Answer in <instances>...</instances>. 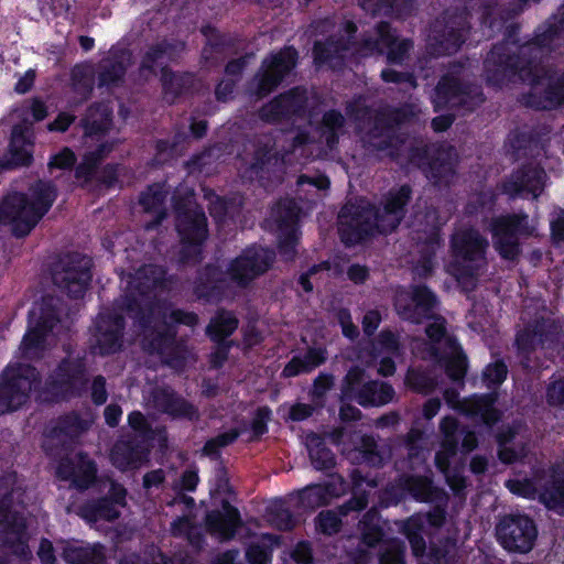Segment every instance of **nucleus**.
<instances>
[{"label": "nucleus", "mask_w": 564, "mask_h": 564, "mask_svg": "<svg viewBox=\"0 0 564 564\" xmlns=\"http://www.w3.org/2000/svg\"><path fill=\"white\" fill-rule=\"evenodd\" d=\"M517 28L508 26L507 39L496 45L485 61L487 83L502 87L523 82L531 87L525 99L530 107L549 109L564 102V77L546 72L543 58L564 45V9L551 17L535 33L533 41L519 43Z\"/></svg>", "instance_id": "obj_1"}, {"label": "nucleus", "mask_w": 564, "mask_h": 564, "mask_svg": "<svg viewBox=\"0 0 564 564\" xmlns=\"http://www.w3.org/2000/svg\"><path fill=\"white\" fill-rule=\"evenodd\" d=\"M394 306L404 319L413 323L432 321L426 326L430 339L429 358L444 367L451 379L460 381L467 370L466 356L457 341L446 334L444 318L436 315L437 302L434 294L424 286H416L411 291L402 290L395 295Z\"/></svg>", "instance_id": "obj_2"}, {"label": "nucleus", "mask_w": 564, "mask_h": 564, "mask_svg": "<svg viewBox=\"0 0 564 564\" xmlns=\"http://www.w3.org/2000/svg\"><path fill=\"white\" fill-rule=\"evenodd\" d=\"M441 432L443 441L435 455V464L451 489L459 495L466 487V479L463 475L465 455L476 447L477 440L474 432L462 429L456 419L452 416L443 419Z\"/></svg>", "instance_id": "obj_3"}, {"label": "nucleus", "mask_w": 564, "mask_h": 564, "mask_svg": "<svg viewBox=\"0 0 564 564\" xmlns=\"http://www.w3.org/2000/svg\"><path fill=\"white\" fill-rule=\"evenodd\" d=\"M50 183L40 182L32 188V202L23 194H12L0 204V223L11 225L17 236H24L35 226L55 199Z\"/></svg>", "instance_id": "obj_4"}, {"label": "nucleus", "mask_w": 564, "mask_h": 564, "mask_svg": "<svg viewBox=\"0 0 564 564\" xmlns=\"http://www.w3.org/2000/svg\"><path fill=\"white\" fill-rule=\"evenodd\" d=\"M58 301L53 297L44 299L36 303L30 312L29 330L24 335L19 352L25 360H34L44 357L45 351L55 340L62 325L57 317Z\"/></svg>", "instance_id": "obj_5"}, {"label": "nucleus", "mask_w": 564, "mask_h": 564, "mask_svg": "<svg viewBox=\"0 0 564 564\" xmlns=\"http://www.w3.org/2000/svg\"><path fill=\"white\" fill-rule=\"evenodd\" d=\"M507 488L514 495L535 500L538 499L549 510L564 514V467L556 466L546 473L532 469L531 478H513L506 482Z\"/></svg>", "instance_id": "obj_6"}, {"label": "nucleus", "mask_w": 564, "mask_h": 564, "mask_svg": "<svg viewBox=\"0 0 564 564\" xmlns=\"http://www.w3.org/2000/svg\"><path fill=\"white\" fill-rule=\"evenodd\" d=\"M487 241L474 229H458L452 238L454 260L447 271L465 289L474 288V279L485 262Z\"/></svg>", "instance_id": "obj_7"}, {"label": "nucleus", "mask_w": 564, "mask_h": 564, "mask_svg": "<svg viewBox=\"0 0 564 564\" xmlns=\"http://www.w3.org/2000/svg\"><path fill=\"white\" fill-rule=\"evenodd\" d=\"M37 388L36 373L30 365H10L0 380V414L18 410Z\"/></svg>", "instance_id": "obj_8"}, {"label": "nucleus", "mask_w": 564, "mask_h": 564, "mask_svg": "<svg viewBox=\"0 0 564 564\" xmlns=\"http://www.w3.org/2000/svg\"><path fill=\"white\" fill-rule=\"evenodd\" d=\"M535 224L525 214L505 215L491 224L492 241L496 250L505 259L519 254V240L533 235Z\"/></svg>", "instance_id": "obj_9"}, {"label": "nucleus", "mask_w": 564, "mask_h": 564, "mask_svg": "<svg viewBox=\"0 0 564 564\" xmlns=\"http://www.w3.org/2000/svg\"><path fill=\"white\" fill-rule=\"evenodd\" d=\"M462 67H455L448 75L444 76L436 86L432 101L436 110L442 108L463 107L471 110L482 102V94L477 86L460 85Z\"/></svg>", "instance_id": "obj_10"}, {"label": "nucleus", "mask_w": 564, "mask_h": 564, "mask_svg": "<svg viewBox=\"0 0 564 564\" xmlns=\"http://www.w3.org/2000/svg\"><path fill=\"white\" fill-rule=\"evenodd\" d=\"M498 541L510 552L527 553L535 542L538 530L534 522L525 516H508L496 528Z\"/></svg>", "instance_id": "obj_11"}, {"label": "nucleus", "mask_w": 564, "mask_h": 564, "mask_svg": "<svg viewBox=\"0 0 564 564\" xmlns=\"http://www.w3.org/2000/svg\"><path fill=\"white\" fill-rule=\"evenodd\" d=\"M530 312L525 311L522 321L525 324L524 328L519 330L516 337V345L519 352L523 356L534 350L538 346L543 349L549 347L558 339L560 330L554 319L547 316L545 308L541 314H536L533 322H527Z\"/></svg>", "instance_id": "obj_12"}, {"label": "nucleus", "mask_w": 564, "mask_h": 564, "mask_svg": "<svg viewBox=\"0 0 564 564\" xmlns=\"http://www.w3.org/2000/svg\"><path fill=\"white\" fill-rule=\"evenodd\" d=\"M456 153L451 147L432 145L429 149H411L409 154L410 163L419 166L426 177L441 184L447 182V176L453 172V164Z\"/></svg>", "instance_id": "obj_13"}, {"label": "nucleus", "mask_w": 564, "mask_h": 564, "mask_svg": "<svg viewBox=\"0 0 564 564\" xmlns=\"http://www.w3.org/2000/svg\"><path fill=\"white\" fill-rule=\"evenodd\" d=\"M90 267L91 261L86 257L68 258L55 270L54 283L70 296L78 297L84 294L91 279Z\"/></svg>", "instance_id": "obj_14"}, {"label": "nucleus", "mask_w": 564, "mask_h": 564, "mask_svg": "<svg viewBox=\"0 0 564 564\" xmlns=\"http://www.w3.org/2000/svg\"><path fill=\"white\" fill-rule=\"evenodd\" d=\"M163 319L164 333L163 330L160 329H147L145 340L143 345L147 350H149L150 352H158L163 357V360L165 362L172 365L173 361L165 356L166 351L173 345V333L171 332V325L174 323H180L193 326L197 323V317L192 313H185L182 311L166 308L163 312Z\"/></svg>", "instance_id": "obj_15"}, {"label": "nucleus", "mask_w": 564, "mask_h": 564, "mask_svg": "<svg viewBox=\"0 0 564 564\" xmlns=\"http://www.w3.org/2000/svg\"><path fill=\"white\" fill-rule=\"evenodd\" d=\"M339 234L346 245H354L362 240L368 235L375 234V226L371 220H376L372 209H360L354 205H346L339 214Z\"/></svg>", "instance_id": "obj_16"}, {"label": "nucleus", "mask_w": 564, "mask_h": 564, "mask_svg": "<svg viewBox=\"0 0 564 564\" xmlns=\"http://www.w3.org/2000/svg\"><path fill=\"white\" fill-rule=\"evenodd\" d=\"M273 261V253L261 247L246 249L229 268V276L239 284H245L267 271Z\"/></svg>", "instance_id": "obj_17"}, {"label": "nucleus", "mask_w": 564, "mask_h": 564, "mask_svg": "<svg viewBox=\"0 0 564 564\" xmlns=\"http://www.w3.org/2000/svg\"><path fill=\"white\" fill-rule=\"evenodd\" d=\"M176 227L184 248H193L194 252L207 236L206 217L193 205L191 196L186 198L184 210L178 207Z\"/></svg>", "instance_id": "obj_18"}, {"label": "nucleus", "mask_w": 564, "mask_h": 564, "mask_svg": "<svg viewBox=\"0 0 564 564\" xmlns=\"http://www.w3.org/2000/svg\"><path fill=\"white\" fill-rule=\"evenodd\" d=\"M445 399L451 408L460 410L467 416L479 420L487 426L499 419L498 411L494 406L496 402L494 393L459 400L454 392L446 391Z\"/></svg>", "instance_id": "obj_19"}, {"label": "nucleus", "mask_w": 564, "mask_h": 564, "mask_svg": "<svg viewBox=\"0 0 564 564\" xmlns=\"http://www.w3.org/2000/svg\"><path fill=\"white\" fill-rule=\"evenodd\" d=\"M83 384L80 364L63 362L47 382V395H39L42 401H53L73 395Z\"/></svg>", "instance_id": "obj_20"}, {"label": "nucleus", "mask_w": 564, "mask_h": 564, "mask_svg": "<svg viewBox=\"0 0 564 564\" xmlns=\"http://www.w3.org/2000/svg\"><path fill=\"white\" fill-rule=\"evenodd\" d=\"M296 62V52L286 47L281 52L268 57L263 64L260 74L257 77L258 94H267L275 87L283 76L291 70Z\"/></svg>", "instance_id": "obj_21"}, {"label": "nucleus", "mask_w": 564, "mask_h": 564, "mask_svg": "<svg viewBox=\"0 0 564 564\" xmlns=\"http://www.w3.org/2000/svg\"><path fill=\"white\" fill-rule=\"evenodd\" d=\"M546 183L544 171L538 166L528 165L511 175L509 181L505 183L502 192L511 197L536 198L543 191Z\"/></svg>", "instance_id": "obj_22"}, {"label": "nucleus", "mask_w": 564, "mask_h": 564, "mask_svg": "<svg viewBox=\"0 0 564 564\" xmlns=\"http://www.w3.org/2000/svg\"><path fill=\"white\" fill-rule=\"evenodd\" d=\"M364 381V373L359 369H351L347 377L343 395L347 400H355L364 406L381 405L387 402V391L383 384L369 382L364 384L359 390L360 383Z\"/></svg>", "instance_id": "obj_23"}, {"label": "nucleus", "mask_w": 564, "mask_h": 564, "mask_svg": "<svg viewBox=\"0 0 564 564\" xmlns=\"http://www.w3.org/2000/svg\"><path fill=\"white\" fill-rule=\"evenodd\" d=\"M462 22H456L455 20L452 24L446 23L444 31L440 32L438 26L440 22H437L433 30L432 34L429 35V45L432 50L433 54H452L458 50V47L466 41L463 32H465V28H460Z\"/></svg>", "instance_id": "obj_24"}, {"label": "nucleus", "mask_w": 564, "mask_h": 564, "mask_svg": "<svg viewBox=\"0 0 564 564\" xmlns=\"http://www.w3.org/2000/svg\"><path fill=\"white\" fill-rule=\"evenodd\" d=\"M32 133L28 127L15 126L10 142V159L7 162L0 161V171L7 165H25L32 159Z\"/></svg>", "instance_id": "obj_25"}, {"label": "nucleus", "mask_w": 564, "mask_h": 564, "mask_svg": "<svg viewBox=\"0 0 564 564\" xmlns=\"http://www.w3.org/2000/svg\"><path fill=\"white\" fill-rule=\"evenodd\" d=\"M111 500L105 499L98 506L86 508L83 517L89 522H98L101 519L112 520L119 516V509L124 507L126 490L117 484H111Z\"/></svg>", "instance_id": "obj_26"}, {"label": "nucleus", "mask_w": 564, "mask_h": 564, "mask_svg": "<svg viewBox=\"0 0 564 564\" xmlns=\"http://www.w3.org/2000/svg\"><path fill=\"white\" fill-rule=\"evenodd\" d=\"M345 492V485L339 477H333L325 485H314L305 488L301 500L305 507L316 508L328 503L329 499Z\"/></svg>", "instance_id": "obj_27"}, {"label": "nucleus", "mask_w": 564, "mask_h": 564, "mask_svg": "<svg viewBox=\"0 0 564 564\" xmlns=\"http://www.w3.org/2000/svg\"><path fill=\"white\" fill-rule=\"evenodd\" d=\"M121 317L100 315L97 321L98 344L101 354L115 352L120 347Z\"/></svg>", "instance_id": "obj_28"}, {"label": "nucleus", "mask_w": 564, "mask_h": 564, "mask_svg": "<svg viewBox=\"0 0 564 564\" xmlns=\"http://www.w3.org/2000/svg\"><path fill=\"white\" fill-rule=\"evenodd\" d=\"M57 547L63 551V557L69 564H105V556L99 545L63 542Z\"/></svg>", "instance_id": "obj_29"}, {"label": "nucleus", "mask_w": 564, "mask_h": 564, "mask_svg": "<svg viewBox=\"0 0 564 564\" xmlns=\"http://www.w3.org/2000/svg\"><path fill=\"white\" fill-rule=\"evenodd\" d=\"M57 473L63 479H70L75 486L86 488L94 480L96 468L91 460L79 455L76 464H61Z\"/></svg>", "instance_id": "obj_30"}, {"label": "nucleus", "mask_w": 564, "mask_h": 564, "mask_svg": "<svg viewBox=\"0 0 564 564\" xmlns=\"http://www.w3.org/2000/svg\"><path fill=\"white\" fill-rule=\"evenodd\" d=\"M239 522L237 509L228 503H224L223 513L212 512L207 517L209 530L220 539H229L234 535L235 529Z\"/></svg>", "instance_id": "obj_31"}, {"label": "nucleus", "mask_w": 564, "mask_h": 564, "mask_svg": "<svg viewBox=\"0 0 564 564\" xmlns=\"http://www.w3.org/2000/svg\"><path fill=\"white\" fill-rule=\"evenodd\" d=\"M26 527L19 525L15 529V524L2 523L0 525V546H7L14 555L22 557L25 556L28 552V546L25 544L26 541Z\"/></svg>", "instance_id": "obj_32"}, {"label": "nucleus", "mask_w": 564, "mask_h": 564, "mask_svg": "<svg viewBox=\"0 0 564 564\" xmlns=\"http://www.w3.org/2000/svg\"><path fill=\"white\" fill-rule=\"evenodd\" d=\"M325 360V351L322 348H311L304 357L295 356L285 366L283 375L294 377L300 373L308 372L319 366Z\"/></svg>", "instance_id": "obj_33"}, {"label": "nucleus", "mask_w": 564, "mask_h": 564, "mask_svg": "<svg viewBox=\"0 0 564 564\" xmlns=\"http://www.w3.org/2000/svg\"><path fill=\"white\" fill-rule=\"evenodd\" d=\"M302 95L299 91H292L279 97L263 109V117L268 120H275L280 116L296 112L302 107Z\"/></svg>", "instance_id": "obj_34"}, {"label": "nucleus", "mask_w": 564, "mask_h": 564, "mask_svg": "<svg viewBox=\"0 0 564 564\" xmlns=\"http://www.w3.org/2000/svg\"><path fill=\"white\" fill-rule=\"evenodd\" d=\"M154 402L159 409L173 416L192 417L195 414V410L191 404L174 395L170 390H162L155 397Z\"/></svg>", "instance_id": "obj_35"}, {"label": "nucleus", "mask_w": 564, "mask_h": 564, "mask_svg": "<svg viewBox=\"0 0 564 564\" xmlns=\"http://www.w3.org/2000/svg\"><path fill=\"white\" fill-rule=\"evenodd\" d=\"M144 458L143 449L132 448L126 442H119L111 452V460L120 469L137 468Z\"/></svg>", "instance_id": "obj_36"}, {"label": "nucleus", "mask_w": 564, "mask_h": 564, "mask_svg": "<svg viewBox=\"0 0 564 564\" xmlns=\"http://www.w3.org/2000/svg\"><path fill=\"white\" fill-rule=\"evenodd\" d=\"M279 541L273 535H261L257 541L252 542L246 556L250 564H268L270 562V553Z\"/></svg>", "instance_id": "obj_37"}, {"label": "nucleus", "mask_w": 564, "mask_h": 564, "mask_svg": "<svg viewBox=\"0 0 564 564\" xmlns=\"http://www.w3.org/2000/svg\"><path fill=\"white\" fill-rule=\"evenodd\" d=\"M297 218V214L294 213L293 209H289L288 214L283 217L279 225V230L281 236H285L284 239L280 240V250L290 259L294 251V246L297 240L295 220Z\"/></svg>", "instance_id": "obj_38"}, {"label": "nucleus", "mask_w": 564, "mask_h": 564, "mask_svg": "<svg viewBox=\"0 0 564 564\" xmlns=\"http://www.w3.org/2000/svg\"><path fill=\"white\" fill-rule=\"evenodd\" d=\"M162 271L154 267H145L137 272L134 278L128 276V290L131 294L134 291L144 293V290L150 289L151 286H156L159 281L161 280Z\"/></svg>", "instance_id": "obj_39"}, {"label": "nucleus", "mask_w": 564, "mask_h": 564, "mask_svg": "<svg viewBox=\"0 0 564 564\" xmlns=\"http://www.w3.org/2000/svg\"><path fill=\"white\" fill-rule=\"evenodd\" d=\"M520 429L521 426L517 425L510 429L507 434H498L497 440L499 443V458L501 462L513 463L527 457V453L523 447L519 451H516L514 448L508 445L517 435H519Z\"/></svg>", "instance_id": "obj_40"}, {"label": "nucleus", "mask_w": 564, "mask_h": 564, "mask_svg": "<svg viewBox=\"0 0 564 564\" xmlns=\"http://www.w3.org/2000/svg\"><path fill=\"white\" fill-rule=\"evenodd\" d=\"M237 326L238 321L232 314L219 313L212 319L208 326V333L214 340L220 341L231 335Z\"/></svg>", "instance_id": "obj_41"}, {"label": "nucleus", "mask_w": 564, "mask_h": 564, "mask_svg": "<svg viewBox=\"0 0 564 564\" xmlns=\"http://www.w3.org/2000/svg\"><path fill=\"white\" fill-rule=\"evenodd\" d=\"M409 491L419 501L435 502L441 492L433 487L429 477H412L408 481Z\"/></svg>", "instance_id": "obj_42"}, {"label": "nucleus", "mask_w": 564, "mask_h": 564, "mask_svg": "<svg viewBox=\"0 0 564 564\" xmlns=\"http://www.w3.org/2000/svg\"><path fill=\"white\" fill-rule=\"evenodd\" d=\"M359 529L366 544L372 546L381 540L382 529L377 510L372 509L366 513L362 521H360Z\"/></svg>", "instance_id": "obj_43"}, {"label": "nucleus", "mask_w": 564, "mask_h": 564, "mask_svg": "<svg viewBox=\"0 0 564 564\" xmlns=\"http://www.w3.org/2000/svg\"><path fill=\"white\" fill-rule=\"evenodd\" d=\"M307 449L316 469H324L333 464L332 453L323 445L319 436L312 435L307 437Z\"/></svg>", "instance_id": "obj_44"}, {"label": "nucleus", "mask_w": 564, "mask_h": 564, "mask_svg": "<svg viewBox=\"0 0 564 564\" xmlns=\"http://www.w3.org/2000/svg\"><path fill=\"white\" fill-rule=\"evenodd\" d=\"M15 495L17 492L12 491L7 496L0 487V525L9 521L10 523L15 524V529H18L19 525L26 527L24 517L18 516V511L11 510L12 506L7 505V502H12Z\"/></svg>", "instance_id": "obj_45"}, {"label": "nucleus", "mask_w": 564, "mask_h": 564, "mask_svg": "<svg viewBox=\"0 0 564 564\" xmlns=\"http://www.w3.org/2000/svg\"><path fill=\"white\" fill-rule=\"evenodd\" d=\"M410 193L411 191L408 186H401L394 194L390 193V228L394 221L398 224L402 218L403 207L410 197Z\"/></svg>", "instance_id": "obj_46"}, {"label": "nucleus", "mask_w": 564, "mask_h": 564, "mask_svg": "<svg viewBox=\"0 0 564 564\" xmlns=\"http://www.w3.org/2000/svg\"><path fill=\"white\" fill-rule=\"evenodd\" d=\"M322 270L327 271L329 275H337L343 272V264L340 261L333 260L332 262L326 261L317 267H313L307 274H303L300 278V283L306 292H310L313 289V283L310 281V279Z\"/></svg>", "instance_id": "obj_47"}, {"label": "nucleus", "mask_w": 564, "mask_h": 564, "mask_svg": "<svg viewBox=\"0 0 564 564\" xmlns=\"http://www.w3.org/2000/svg\"><path fill=\"white\" fill-rule=\"evenodd\" d=\"M269 521L280 530L291 529L294 524L293 518L282 502L273 503L268 513Z\"/></svg>", "instance_id": "obj_48"}, {"label": "nucleus", "mask_w": 564, "mask_h": 564, "mask_svg": "<svg viewBox=\"0 0 564 564\" xmlns=\"http://www.w3.org/2000/svg\"><path fill=\"white\" fill-rule=\"evenodd\" d=\"M97 112L98 115H95V112L91 111L85 124L86 134L89 138H93V135L98 132L106 131L110 122V112L107 107H102V109Z\"/></svg>", "instance_id": "obj_49"}, {"label": "nucleus", "mask_w": 564, "mask_h": 564, "mask_svg": "<svg viewBox=\"0 0 564 564\" xmlns=\"http://www.w3.org/2000/svg\"><path fill=\"white\" fill-rule=\"evenodd\" d=\"M423 218L426 221V226L423 229L424 234L426 235V248L429 251L434 252L436 247L440 245L438 225L434 223L436 218L435 212H427Z\"/></svg>", "instance_id": "obj_50"}, {"label": "nucleus", "mask_w": 564, "mask_h": 564, "mask_svg": "<svg viewBox=\"0 0 564 564\" xmlns=\"http://www.w3.org/2000/svg\"><path fill=\"white\" fill-rule=\"evenodd\" d=\"M348 52H349L348 46H339V45H337V44L335 45L333 43H330L328 45V47H326L325 45H323L321 43H316L314 46V56H315V61L318 64L327 62L330 58L332 53L336 54L338 57L344 58L347 56Z\"/></svg>", "instance_id": "obj_51"}, {"label": "nucleus", "mask_w": 564, "mask_h": 564, "mask_svg": "<svg viewBox=\"0 0 564 564\" xmlns=\"http://www.w3.org/2000/svg\"><path fill=\"white\" fill-rule=\"evenodd\" d=\"M507 377V366L501 361L488 365L484 371V380L488 388L499 386Z\"/></svg>", "instance_id": "obj_52"}, {"label": "nucleus", "mask_w": 564, "mask_h": 564, "mask_svg": "<svg viewBox=\"0 0 564 564\" xmlns=\"http://www.w3.org/2000/svg\"><path fill=\"white\" fill-rule=\"evenodd\" d=\"M163 199V187L161 185H153L149 187L148 192L142 194L140 203L147 210L156 212L162 205Z\"/></svg>", "instance_id": "obj_53"}, {"label": "nucleus", "mask_w": 564, "mask_h": 564, "mask_svg": "<svg viewBox=\"0 0 564 564\" xmlns=\"http://www.w3.org/2000/svg\"><path fill=\"white\" fill-rule=\"evenodd\" d=\"M388 46V26L384 22H381L378 29V35L376 39H371L365 44L364 55L382 53Z\"/></svg>", "instance_id": "obj_54"}, {"label": "nucleus", "mask_w": 564, "mask_h": 564, "mask_svg": "<svg viewBox=\"0 0 564 564\" xmlns=\"http://www.w3.org/2000/svg\"><path fill=\"white\" fill-rule=\"evenodd\" d=\"M412 43L405 39H398L390 32V65L402 62L411 48Z\"/></svg>", "instance_id": "obj_55"}, {"label": "nucleus", "mask_w": 564, "mask_h": 564, "mask_svg": "<svg viewBox=\"0 0 564 564\" xmlns=\"http://www.w3.org/2000/svg\"><path fill=\"white\" fill-rule=\"evenodd\" d=\"M172 51L170 46L159 47L149 52L143 61V67L155 72L154 64L163 66L166 59L172 57Z\"/></svg>", "instance_id": "obj_56"}, {"label": "nucleus", "mask_w": 564, "mask_h": 564, "mask_svg": "<svg viewBox=\"0 0 564 564\" xmlns=\"http://www.w3.org/2000/svg\"><path fill=\"white\" fill-rule=\"evenodd\" d=\"M550 224L553 241L556 245L564 243V210L555 209L552 213Z\"/></svg>", "instance_id": "obj_57"}, {"label": "nucleus", "mask_w": 564, "mask_h": 564, "mask_svg": "<svg viewBox=\"0 0 564 564\" xmlns=\"http://www.w3.org/2000/svg\"><path fill=\"white\" fill-rule=\"evenodd\" d=\"M340 519L336 512L325 511L318 516V528L326 534H333L337 532L339 528Z\"/></svg>", "instance_id": "obj_58"}, {"label": "nucleus", "mask_w": 564, "mask_h": 564, "mask_svg": "<svg viewBox=\"0 0 564 564\" xmlns=\"http://www.w3.org/2000/svg\"><path fill=\"white\" fill-rule=\"evenodd\" d=\"M324 126L326 127L327 131V143L332 147L334 142V132L335 129L340 127L343 124V117L340 113L336 111H329L324 115L323 118Z\"/></svg>", "instance_id": "obj_59"}, {"label": "nucleus", "mask_w": 564, "mask_h": 564, "mask_svg": "<svg viewBox=\"0 0 564 564\" xmlns=\"http://www.w3.org/2000/svg\"><path fill=\"white\" fill-rule=\"evenodd\" d=\"M129 61H130V54L123 53L121 56V61L119 62L118 65L113 66L111 72H104L100 75V84L109 85L111 83H115L117 79H119L124 70L123 62H129Z\"/></svg>", "instance_id": "obj_60"}, {"label": "nucleus", "mask_w": 564, "mask_h": 564, "mask_svg": "<svg viewBox=\"0 0 564 564\" xmlns=\"http://www.w3.org/2000/svg\"><path fill=\"white\" fill-rule=\"evenodd\" d=\"M406 382L410 387H412L416 391L424 392V393L429 392L434 387L432 381L422 377L420 373H417L414 370H411L408 373Z\"/></svg>", "instance_id": "obj_61"}, {"label": "nucleus", "mask_w": 564, "mask_h": 564, "mask_svg": "<svg viewBox=\"0 0 564 564\" xmlns=\"http://www.w3.org/2000/svg\"><path fill=\"white\" fill-rule=\"evenodd\" d=\"M75 162V155L69 149H64L52 158L48 166L51 169H68L73 166Z\"/></svg>", "instance_id": "obj_62"}, {"label": "nucleus", "mask_w": 564, "mask_h": 564, "mask_svg": "<svg viewBox=\"0 0 564 564\" xmlns=\"http://www.w3.org/2000/svg\"><path fill=\"white\" fill-rule=\"evenodd\" d=\"M296 564H313L312 554L306 543H299L291 553Z\"/></svg>", "instance_id": "obj_63"}, {"label": "nucleus", "mask_w": 564, "mask_h": 564, "mask_svg": "<svg viewBox=\"0 0 564 564\" xmlns=\"http://www.w3.org/2000/svg\"><path fill=\"white\" fill-rule=\"evenodd\" d=\"M547 401L550 404H561L564 402V380L556 381L547 389Z\"/></svg>", "instance_id": "obj_64"}]
</instances>
